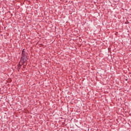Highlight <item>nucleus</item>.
Segmentation results:
<instances>
[{"mask_svg": "<svg viewBox=\"0 0 131 131\" xmlns=\"http://www.w3.org/2000/svg\"><path fill=\"white\" fill-rule=\"evenodd\" d=\"M28 60V58H27V53L25 52V49H24L21 53L20 61L19 62L18 64V69H20V68H21V66H22V65H24V66H26V65L27 64L26 61Z\"/></svg>", "mask_w": 131, "mask_h": 131, "instance_id": "f257e3e1", "label": "nucleus"}]
</instances>
